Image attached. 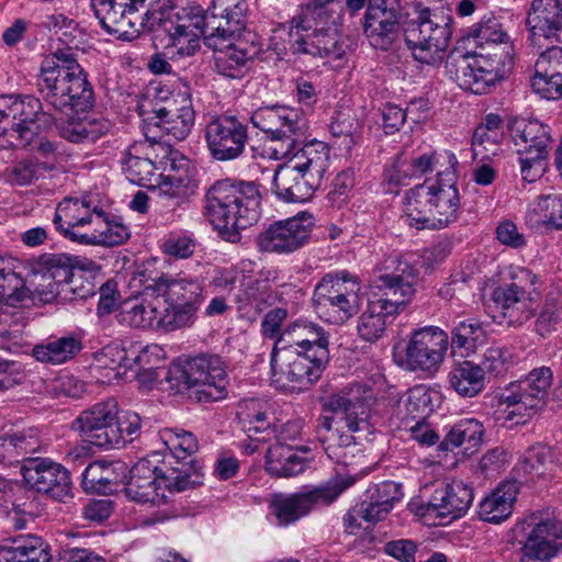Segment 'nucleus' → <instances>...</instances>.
Instances as JSON below:
<instances>
[{"instance_id": "obj_1", "label": "nucleus", "mask_w": 562, "mask_h": 562, "mask_svg": "<svg viewBox=\"0 0 562 562\" xmlns=\"http://www.w3.org/2000/svg\"><path fill=\"white\" fill-rule=\"evenodd\" d=\"M251 124L276 143V158H291L274 171L272 191L284 202L310 200L321 187L328 168L329 148L319 140L307 142V122L294 109L266 106L250 116Z\"/></svg>"}, {"instance_id": "obj_2", "label": "nucleus", "mask_w": 562, "mask_h": 562, "mask_svg": "<svg viewBox=\"0 0 562 562\" xmlns=\"http://www.w3.org/2000/svg\"><path fill=\"white\" fill-rule=\"evenodd\" d=\"M383 270L376 279L381 294H375L368 302L358 319V334L369 342H375L385 334L386 327L405 310L416 293L418 271L412 263L400 256H391L384 261Z\"/></svg>"}, {"instance_id": "obj_3", "label": "nucleus", "mask_w": 562, "mask_h": 562, "mask_svg": "<svg viewBox=\"0 0 562 562\" xmlns=\"http://www.w3.org/2000/svg\"><path fill=\"white\" fill-rule=\"evenodd\" d=\"M204 215L226 241L239 243L240 231L258 222L261 213L259 184L229 179L215 182L205 194Z\"/></svg>"}, {"instance_id": "obj_4", "label": "nucleus", "mask_w": 562, "mask_h": 562, "mask_svg": "<svg viewBox=\"0 0 562 562\" xmlns=\"http://www.w3.org/2000/svg\"><path fill=\"white\" fill-rule=\"evenodd\" d=\"M146 296H156L150 312L157 324L173 330L189 325L204 301V286L196 279L161 276L146 286Z\"/></svg>"}, {"instance_id": "obj_5", "label": "nucleus", "mask_w": 562, "mask_h": 562, "mask_svg": "<svg viewBox=\"0 0 562 562\" xmlns=\"http://www.w3.org/2000/svg\"><path fill=\"white\" fill-rule=\"evenodd\" d=\"M407 15L412 18L404 24V36L414 58L420 64L438 66L449 46L452 18L418 1L411 4Z\"/></svg>"}, {"instance_id": "obj_6", "label": "nucleus", "mask_w": 562, "mask_h": 562, "mask_svg": "<svg viewBox=\"0 0 562 562\" xmlns=\"http://www.w3.org/2000/svg\"><path fill=\"white\" fill-rule=\"evenodd\" d=\"M161 14L153 23V30L161 27L169 36L168 48L175 49L179 56H193L200 49V38L203 37L209 46H217L214 31L209 27L210 9L188 1L181 7H175L171 0L161 10Z\"/></svg>"}, {"instance_id": "obj_7", "label": "nucleus", "mask_w": 562, "mask_h": 562, "mask_svg": "<svg viewBox=\"0 0 562 562\" xmlns=\"http://www.w3.org/2000/svg\"><path fill=\"white\" fill-rule=\"evenodd\" d=\"M178 394L200 403L220 401L227 396L225 364L217 355L200 353L184 361L168 379Z\"/></svg>"}, {"instance_id": "obj_8", "label": "nucleus", "mask_w": 562, "mask_h": 562, "mask_svg": "<svg viewBox=\"0 0 562 562\" xmlns=\"http://www.w3.org/2000/svg\"><path fill=\"white\" fill-rule=\"evenodd\" d=\"M168 0H91L102 27L119 38L131 41L143 30L153 31V23Z\"/></svg>"}, {"instance_id": "obj_9", "label": "nucleus", "mask_w": 562, "mask_h": 562, "mask_svg": "<svg viewBox=\"0 0 562 562\" xmlns=\"http://www.w3.org/2000/svg\"><path fill=\"white\" fill-rule=\"evenodd\" d=\"M317 351V355H312L299 348L273 346L271 352L272 381L283 390H307L319 380L329 362V358H323V350L318 349Z\"/></svg>"}, {"instance_id": "obj_10", "label": "nucleus", "mask_w": 562, "mask_h": 562, "mask_svg": "<svg viewBox=\"0 0 562 562\" xmlns=\"http://www.w3.org/2000/svg\"><path fill=\"white\" fill-rule=\"evenodd\" d=\"M551 384L552 371L548 367L533 369L518 384H510V387L499 396L501 404L514 407L507 413L505 420L512 422L519 416L514 424H526L527 418L546 407Z\"/></svg>"}, {"instance_id": "obj_11", "label": "nucleus", "mask_w": 562, "mask_h": 562, "mask_svg": "<svg viewBox=\"0 0 562 562\" xmlns=\"http://www.w3.org/2000/svg\"><path fill=\"white\" fill-rule=\"evenodd\" d=\"M539 279L529 270H522L508 284L493 292V301L509 326H520L535 316L539 307Z\"/></svg>"}, {"instance_id": "obj_12", "label": "nucleus", "mask_w": 562, "mask_h": 562, "mask_svg": "<svg viewBox=\"0 0 562 562\" xmlns=\"http://www.w3.org/2000/svg\"><path fill=\"white\" fill-rule=\"evenodd\" d=\"M356 483L352 475L338 474L325 484L307 492L291 496L278 495L273 499V507L281 524L288 525L305 516L316 505H329L338 496Z\"/></svg>"}, {"instance_id": "obj_13", "label": "nucleus", "mask_w": 562, "mask_h": 562, "mask_svg": "<svg viewBox=\"0 0 562 562\" xmlns=\"http://www.w3.org/2000/svg\"><path fill=\"white\" fill-rule=\"evenodd\" d=\"M119 406L110 398L82 411L72 423V429L90 445L99 448H119L122 445L117 424Z\"/></svg>"}, {"instance_id": "obj_14", "label": "nucleus", "mask_w": 562, "mask_h": 562, "mask_svg": "<svg viewBox=\"0 0 562 562\" xmlns=\"http://www.w3.org/2000/svg\"><path fill=\"white\" fill-rule=\"evenodd\" d=\"M313 227L314 218L308 212L276 221L257 235V249L265 254H292L308 241Z\"/></svg>"}, {"instance_id": "obj_15", "label": "nucleus", "mask_w": 562, "mask_h": 562, "mask_svg": "<svg viewBox=\"0 0 562 562\" xmlns=\"http://www.w3.org/2000/svg\"><path fill=\"white\" fill-rule=\"evenodd\" d=\"M449 346L448 334L439 327L415 329L405 348L403 364L408 371L436 373L445 360Z\"/></svg>"}, {"instance_id": "obj_16", "label": "nucleus", "mask_w": 562, "mask_h": 562, "mask_svg": "<svg viewBox=\"0 0 562 562\" xmlns=\"http://www.w3.org/2000/svg\"><path fill=\"white\" fill-rule=\"evenodd\" d=\"M45 102L58 111L85 112L93 105L94 97L86 72L58 79L49 76L48 81L37 82Z\"/></svg>"}, {"instance_id": "obj_17", "label": "nucleus", "mask_w": 562, "mask_h": 562, "mask_svg": "<svg viewBox=\"0 0 562 562\" xmlns=\"http://www.w3.org/2000/svg\"><path fill=\"white\" fill-rule=\"evenodd\" d=\"M181 102L178 106L173 100L167 106L154 109L151 114L144 117L142 130L145 138L156 144L165 134L178 140L184 139L191 133L195 113L190 99L182 98Z\"/></svg>"}, {"instance_id": "obj_18", "label": "nucleus", "mask_w": 562, "mask_h": 562, "mask_svg": "<svg viewBox=\"0 0 562 562\" xmlns=\"http://www.w3.org/2000/svg\"><path fill=\"white\" fill-rule=\"evenodd\" d=\"M25 484L40 494L64 502L71 496L72 483L69 471L47 458L29 459L21 465Z\"/></svg>"}, {"instance_id": "obj_19", "label": "nucleus", "mask_w": 562, "mask_h": 562, "mask_svg": "<svg viewBox=\"0 0 562 562\" xmlns=\"http://www.w3.org/2000/svg\"><path fill=\"white\" fill-rule=\"evenodd\" d=\"M248 126L233 115L213 117L205 126L211 156L220 161L238 158L248 142Z\"/></svg>"}, {"instance_id": "obj_20", "label": "nucleus", "mask_w": 562, "mask_h": 562, "mask_svg": "<svg viewBox=\"0 0 562 562\" xmlns=\"http://www.w3.org/2000/svg\"><path fill=\"white\" fill-rule=\"evenodd\" d=\"M527 25L532 46L542 49L543 42L559 41L562 32V0H532Z\"/></svg>"}, {"instance_id": "obj_21", "label": "nucleus", "mask_w": 562, "mask_h": 562, "mask_svg": "<svg viewBox=\"0 0 562 562\" xmlns=\"http://www.w3.org/2000/svg\"><path fill=\"white\" fill-rule=\"evenodd\" d=\"M432 486L427 510L440 517L457 519L468 512L473 502V488L462 481H438Z\"/></svg>"}, {"instance_id": "obj_22", "label": "nucleus", "mask_w": 562, "mask_h": 562, "mask_svg": "<svg viewBox=\"0 0 562 562\" xmlns=\"http://www.w3.org/2000/svg\"><path fill=\"white\" fill-rule=\"evenodd\" d=\"M562 549V521L546 519L535 522L524 547L520 562H549Z\"/></svg>"}, {"instance_id": "obj_23", "label": "nucleus", "mask_w": 562, "mask_h": 562, "mask_svg": "<svg viewBox=\"0 0 562 562\" xmlns=\"http://www.w3.org/2000/svg\"><path fill=\"white\" fill-rule=\"evenodd\" d=\"M97 213L85 200L65 198L56 207L53 224L64 237L83 244L80 235L93 228Z\"/></svg>"}, {"instance_id": "obj_24", "label": "nucleus", "mask_w": 562, "mask_h": 562, "mask_svg": "<svg viewBox=\"0 0 562 562\" xmlns=\"http://www.w3.org/2000/svg\"><path fill=\"white\" fill-rule=\"evenodd\" d=\"M160 457L161 453L155 451L132 467L125 485V493L131 499L138 503H154L158 498V490L164 487L157 468Z\"/></svg>"}, {"instance_id": "obj_25", "label": "nucleus", "mask_w": 562, "mask_h": 562, "mask_svg": "<svg viewBox=\"0 0 562 562\" xmlns=\"http://www.w3.org/2000/svg\"><path fill=\"white\" fill-rule=\"evenodd\" d=\"M328 338V333L322 326L299 319L286 326L274 346L278 348H299L312 355H317L319 349L324 351L323 358H330Z\"/></svg>"}, {"instance_id": "obj_26", "label": "nucleus", "mask_w": 562, "mask_h": 562, "mask_svg": "<svg viewBox=\"0 0 562 562\" xmlns=\"http://www.w3.org/2000/svg\"><path fill=\"white\" fill-rule=\"evenodd\" d=\"M248 4L246 0H213L209 27L214 31L216 44L239 36L245 29Z\"/></svg>"}, {"instance_id": "obj_27", "label": "nucleus", "mask_w": 562, "mask_h": 562, "mask_svg": "<svg viewBox=\"0 0 562 562\" xmlns=\"http://www.w3.org/2000/svg\"><path fill=\"white\" fill-rule=\"evenodd\" d=\"M158 475L164 488L170 492H183L200 485L202 473L195 459L183 458L169 452L157 463Z\"/></svg>"}, {"instance_id": "obj_28", "label": "nucleus", "mask_w": 562, "mask_h": 562, "mask_svg": "<svg viewBox=\"0 0 562 562\" xmlns=\"http://www.w3.org/2000/svg\"><path fill=\"white\" fill-rule=\"evenodd\" d=\"M291 49L297 54H308L314 57H329L335 60L341 59L345 55L342 44L339 43L335 30L319 29L311 30L297 35L289 33Z\"/></svg>"}, {"instance_id": "obj_29", "label": "nucleus", "mask_w": 562, "mask_h": 562, "mask_svg": "<svg viewBox=\"0 0 562 562\" xmlns=\"http://www.w3.org/2000/svg\"><path fill=\"white\" fill-rule=\"evenodd\" d=\"M512 137L518 146V155H535V157H548L549 145L552 143L550 128L537 120H515L510 125Z\"/></svg>"}, {"instance_id": "obj_30", "label": "nucleus", "mask_w": 562, "mask_h": 562, "mask_svg": "<svg viewBox=\"0 0 562 562\" xmlns=\"http://www.w3.org/2000/svg\"><path fill=\"white\" fill-rule=\"evenodd\" d=\"M363 32L372 47L387 50L398 34V20L394 8H368Z\"/></svg>"}, {"instance_id": "obj_31", "label": "nucleus", "mask_w": 562, "mask_h": 562, "mask_svg": "<svg viewBox=\"0 0 562 562\" xmlns=\"http://www.w3.org/2000/svg\"><path fill=\"white\" fill-rule=\"evenodd\" d=\"M307 447H292L282 442L271 445L266 453V471L276 477H291L302 473L308 459L300 453H307Z\"/></svg>"}, {"instance_id": "obj_32", "label": "nucleus", "mask_w": 562, "mask_h": 562, "mask_svg": "<svg viewBox=\"0 0 562 562\" xmlns=\"http://www.w3.org/2000/svg\"><path fill=\"white\" fill-rule=\"evenodd\" d=\"M155 145L156 143L146 138L143 142L134 143L127 148L122 165L131 182L142 187L151 184L156 173V166L153 159Z\"/></svg>"}, {"instance_id": "obj_33", "label": "nucleus", "mask_w": 562, "mask_h": 562, "mask_svg": "<svg viewBox=\"0 0 562 562\" xmlns=\"http://www.w3.org/2000/svg\"><path fill=\"white\" fill-rule=\"evenodd\" d=\"M342 4H328L308 1L302 9L301 14L291 20V34L311 30L330 29L339 21L342 12Z\"/></svg>"}, {"instance_id": "obj_34", "label": "nucleus", "mask_w": 562, "mask_h": 562, "mask_svg": "<svg viewBox=\"0 0 562 562\" xmlns=\"http://www.w3.org/2000/svg\"><path fill=\"white\" fill-rule=\"evenodd\" d=\"M519 483L516 480L499 484L479 505V517L487 522L498 524L507 519L517 498Z\"/></svg>"}, {"instance_id": "obj_35", "label": "nucleus", "mask_w": 562, "mask_h": 562, "mask_svg": "<svg viewBox=\"0 0 562 562\" xmlns=\"http://www.w3.org/2000/svg\"><path fill=\"white\" fill-rule=\"evenodd\" d=\"M48 544L34 535L13 538L0 547V562H50Z\"/></svg>"}, {"instance_id": "obj_36", "label": "nucleus", "mask_w": 562, "mask_h": 562, "mask_svg": "<svg viewBox=\"0 0 562 562\" xmlns=\"http://www.w3.org/2000/svg\"><path fill=\"white\" fill-rule=\"evenodd\" d=\"M405 215L417 228H438L435 207H432L431 188L428 182L417 184L405 196Z\"/></svg>"}, {"instance_id": "obj_37", "label": "nucleus", "mask_w": 562, "mask_h": 562, "mask_svg": "<svg viewBox=\"0 0 562 562\" xmlns=\"http://www.w3.org/2000/svg\"><path fill=\"white\" fill-rule=\"evenodd\" d=\"M260 52V47L251 42L237 38L224 50H220L215 57V69L218 74L228 78H238L243 75L246 64L252 60Z\"/></svg>"}, {"instance_id": "obj_38", "label": "nucleus", "mask_w": 562, "mask_h": 562, "mask_svg": "<svg viewBox=\"0 0 562 562\" xmlns=\"http://www.w3.org/2000/svg\"><path fill=\"white\" fill-rule=\"evenodd\" d=\"M429 187L431 188L436 224H438V228L446 227L458 217L459 191L454 183H445L441 179H438L435 183H429Z\"/></svg>"}, {"instance_id": "obj_39", "label": "nucleus", "mask_w": 562, "mask_h": 562, "mask_svg": "<svg viewBox=\"0 0 562 562\" xmlns=\"http://www.w3.org/2000/svg\"><path fill=\"white\" fill-rule=\"evenodd\" d=\"M35 293L42 297L43 292L32 288L30 281L23 279L19 273L4 267V260L0 257V301L14 306L26 300H34Z\"/></svg>"}, {"instance_id": "obj_40", "label": "nucleus", "mask_w": 562, "mask_h": 562, "mask_svg": "<svg viewBox=\"0 0 562 562\" xmlns=\"http://www.w3.org/2000/svg\"><path fill=\"white\" fill-rule=\"evenodd\" d=\"M80 237L85 245L113 247L124 244L130 238V229L120 222L108 221L104 212L100 211L95 215L93 228L87 229Z\"/></svg>"}, {"instance_id": "obj_41", "label": "nucleus", "mask_w": 562, "mask_h": 562, "mask_svg": "<svg viewBox=\"0 0 562 562\" xmlns=\"http://www.w3.org/2000/svg\"><path fill=\"white\" fill-rule=\"evenodd\" d=\"M448 378L450 386L464 397H473L484 389L483 368L469 360L456 363Z\"/></svg>"}, {"instance_id": "obj_42", "label": "nucleus", "mask_w": 562, "mask_h": 562, "mask_svg": "<svg viewBox=\"0 0 562 562\" xmlns=\"http://www.w3.org/2000/svg\"><path fill=\"white\" fill-rule=\"evenodd\" d=\"M357 278L348 271L328 273L322 278L314 290V306L326 305L330 299L341 296L345 293H358Z\"/></svg>"}, {"instance_id": "obj_43", "label": "nucleus", "mask_w": 562, "mask_h": 562, "mask_svg": "<svg viewBox=\"0 0 562 562\" xmlns=\"http://www.w3.org/2000/svg\"><path fill=\"white\" fill-rule=\"evenodd\" d=\"M323 407L324 411L342 414L350 431L359 430L360 424L367 423L369 417L368 406L360 397L350 398L345 394H333Z\"/></svg>"}, {"instance_id": "obj_44", "label": "nucleus", "mask_w": 562, "mask_h": 562, "mask_svg": "<svg viewBox=\"0 0 562 562\" xmlns=\"http://www.w3.org/2000/svg\"><path fill=\"white\" fill-rule=\"evenodd\" d=\"M474 55L497 78L504 77L514 65V46L509 40L481 46V52Z\"/></svg>"}, {"instance_id": "obj_45", "label": "nucleus", "mask_w": 562, "mask_h": 562, "mask_svg": "<svg viewBox=\"0 0 562 562\" xmlns=\"http://www.w3.org/2000/svg\"><path fill=\"white\" fill-rule=\"evenodd\" d=\"M116 483L117 474L113 463L94 461L82 473L81 485L86 492L110 494Z\"/></svg>"}, {"instance_id": "obj_46", "label": "nucleus", "mask_w": 562, "mask_h": 562, "mask_svg": "<svg viewBox=\"0 0 562 562\" xmlns=\"http://www.w3.org/2000/svg\"><path fill=\"white\" fill-rule=\"evenodd\" d=\"M82 348L81 341L72 336H65L47 344L37 345L33 356L42 362L59 364L75 357Z\"/></svg>"}, {"instance_id": "obj_47", "label": "nucleus", "mask_w": 562, "mask_h": 562, "mask_svg": "<svg viewBox=\"0 0 562 562\" xmlns=\"http://www.w3.org/2000/svg\"><path fill=\"white\" fill-rule=\"evenodd\" d=\"M83 69L78 64L76 55L69 48L57 49L49 57H46L41 67L38 82L48 81V77L58 76L59 78L81 75Z\"/></svg>"}, {"instance_id": "obj_48", "label": "nucleus", "mask_w": 562, "mask_h": 562, "mask_svg": "<svg viewBox=\"0 0 562 562\" xmlns=\"http://www.w3.org/2000/svg\"><path fill=\"white\" fill-rule=\"evenodd\" d=\"M41 273L46 280H52L54 285H70L76 267L71 257L65 254L44 255L40 259Z\"/></svg>"}, {"instance_id": "obj_49", "label": "nucleus", "mask_w": 562, "mask_h": 562, "mask_svg": "<svg viewBox=\"0 0 562 562\" xmlns=\"http://www.w3.org/2000/svg\"><path fill=\"white\" fill-rule=\"evenodd\" d=\"M485 340L482 323L475 318L460 319L451 329V347L453 349L473 350Z\"/></svg>"}, {"instance_id": "obj_50", "label": "nucleus", "mask_w": 562, "mask_h": 562, "mask_svg": "<svg viewBox=\"0 0 562 562\" xmlns=\"http://www.w3.org/2000/svg\"><path fill=\"white\" fill-rule=\"evenodd\" d=\"M476 56L469 52L463 53L459 49L451 50L446 59V69L450 78L454 80L461 89L472 88L473 80L470 79L473 67L479 66L475 64Z\"/></svg>"}, {"instance_id": "obj_51", "label": "nucleus", "mask_w": 562, "mask_h": 562, "mask_svg": "<svg viewBox=\"0 0 562 562\" xmlns=\"http://www.w3.org/2000/svg\"><path fill=\"white\" fill-rule=\"evenodd\" d=\"M562 303L560 293L557 290H551L547 293L543 306L535 323L536 331L544 336L555 329V326L561 321Z\"/></svg>"}, {"instance_id": "obj_52", "label": "nucleus", "mask_w": 562, "mask_h": 562, "mask_svg": "<svg viewBox=\"0 0 562 562\" xmlns=\"http://www.w3.org/2000/svg\"><path fill=\"white\" fill-rule=\"evenodd\" d=\"M162 439L169 449V452L182 456L183 458L194 459L193 454L199 449V441L196 437L184 429H165Z\"/></svg>"}, {"instance_id": "obj_53", "label": "nucleus", "mask_w": 562, "mask_h": 562, "mask_svg": "<svg viewBox=\"0 0 562 562\" xmlns=\"http://www.w3.org/2000/svg\"><path fill=\"white\" fill-rule=\"evenodd\" d=\"M536 71L531 78V88L541 98L547 100H558L562 97V78L560 75H550L549 70L546 72L539 68V63L536 61Z\"/></svg>"}, {"instance_id": "obj_54", "label": "nucleus", "mask_w": 562, "mask_h": 562, "mask_svg": "<svg viewBox=\"0 0 562 562\" xmlns=\"http://www.w3.org/2000/svg\"><path fill=\"white\" fill-rule=\"evenodd\" d=\"M472 36L480 47L509 40L502 23L493 15L484 16L472 30Z\"/></svg>"}, {"instance_id": "obj_55", "label": "nucleus", "mask_w": 562, "mask_h": 562, "mask_svg": "<svg viewBox=\"0 0 562 562\" xmlns=\"http://www.w3.org/2000/svg\"><path fill=\"white\" fill-rule=\"evenodd\" d=\"M153 301L147 299L139 304H134L130 308H124L115 315L116 321L130 327H146L150 325L153 321L157 322V318L153 316L150 312V304H157L156 296H153Z\"/></svg>"}, {"instance_id": "obj_56", "label": "nucleus", "mask_w": 562, "mask_h": 562, "mask_svg": "<svg viewBox=\"0 0 562 562\" xmlns=\"http://www.w3.org/2000/svg\"><path fill=\"white\" fill-rule=\"evenodd\" d=\"M318 313L333 311V322H345L358 312V293H345L329 300L326 305L315 306Z\"/></svg>"}, {"instance_id": "obj_57", "label": "nucleus", "mask_w": 562, "mask_h": 562, "mask_svg": "<svg viewBox=\"0 0 562 562\" xmlns=\"http://www.w3.org/2000/svg\"><path fill=\"white\" fill-rule=\"evenodd\" d=\"M502 134L486 133L482 128H475L472 137V151L474 158L488 160L497 155L501 148Z\"/></svg>"}, {"instance_id": "obj_58", "label": "nucleus", "mask_w": 562, "mask_h": 562, "mask_svg": "<svg viewBox=\"0 0 562 562\" xmlns=\"http://www.w3.org/2000/svg\"><path fill=\"white\" fill-rule=\"evenodd\" d=\"M537 211L548 227L562 229V196L555 194L539 196Z\"/></svg>"}, {"instance_id": "obj_59", "label": "nucleus", "mask_w": 562, "mask_h": 562, "mask_svg": "<svg viewBox=\"0 0 562 562\" xmlns=\"http://www.w3.org/2000/svg\"><path fill=\"white\" fill-rule=\"evenodd\" d=\"M509 359L510 353L506 348L499 346L487 348L480 364L483 368V374L487 372L493 376L504 375L509 368Z\"/></svg>"}, {"instance_id": "obj_60", "label": "nucleus", "mask_w": 562, "mask_h": 562, "mask_svg": "<svg viewBox=\"0 0 562 562\" xmlns=\"http://www.w3.org/2000/svg\"><path fill=\"white\" fill-rule=\"evenodd\" d=\"M266 412L262 404L255 398L240 401L236 409V418L241 429L251 438V427L255 422H262Z\"/></svg>"}, {"instance_id": "obj_61", "label": "nucleus", "mask_w": 562, "mask_h": 562, "mask_svg": "<svg viewBox=\"0 0 562 562\" xmlns=\"http://www.w3.org/2000/svg\"><path fill=\"white\" fill-rule=\"evenodd\" d=\"M432 169V158L428 155H422L412 162H402L395 167V173L390 180L396 184H405V179L411 176H423Z\"/></svg>"}, {"instance_id": "obj_62", "label": "nucleus", "mask_w": 562, "mask_h": 562, "mask_svg": "<svg viewBox=\"0 0 562 562\" xmlns=\"http://www.w3.org/2000/svg\"><path fill=\"white\" fill-rule=\"evenodd\" d=\"M423 100H415L411 102L406 110L402 108L387 103L383 106L382 117H383V128L385 134H394L400 131L403 124L406 121V116L411 113L417 104H424Z\"/></svg>"}, {"instance_id": "obj_63", "label": "nucleus", "mask_w": 562, "mask_h": 562, "mask_svg": "<svg viewBox=\"0 0 562 562\" xmlns=\"http://www.w3.org/2000/svg\"><path fill=\"white\" fill-rule=\"evenodd\" d=\"M190 181L183 178L166 175L158 184L159 194L162 199L175 200L176 205H181L188 201Z\"/></svg>"}, {"instance_id": "obj_64", "label": "nucleus", "mask_w": 562, "mask_h": 562, "mask_svg": "<svg viewBox=\"0 0 562 562\" xmlns=\"http://www.w3.org/2000/svg\"><path fill=\"white\" fill-rule=\"evenodd\" d=\"M38 165L32 159H24L7 168L4 176L8 182L15 186H27L37 178Z\"/></svg>"}]
</instances>
